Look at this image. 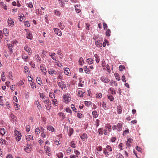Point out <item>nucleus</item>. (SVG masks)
I'll return each instance as SVG.
<instances>
[{"label":"nucleus","instance_id":"nucleus-22","mask_svg":"<svg viewBox=\"0 0 158 158\" xmlns=\"http://www.w3.org/2000/svg\"><path fill=\"white\" fill-rule=\"evenodd\" d=\"M35 104L37 105V108L39 110L41 109V106L38 100L35 101Z\"/></svg>","mask_w":158,"mask_h":158},{"label":"nucleus","instance_id":"nucleus-15","mask_svg":"<svg viewBox=\"0 0 158 158\" xmlns=\"http://www.w3.org/2000/svg\"><path fill=\"white\" fill-rule=\"evenodd\" d=\"M47 129L52 132L55 131L54 128L51 125H48L47 127Z\"/></svg>","mask_w":158,"mask_h":158},{"label":"nucleus","instance_id":"nucleus-31","mask_svg":"<svg viewBox=\"0 0 158 158\" xmlns=\"http://www.w3.org/2000/svg\"><path fill=\"white\" fill-rule=\"evenodd\" d=\"M10 116L11 118L12 119L13 121L14 120H16L17 118L12 113H10Z\"/></svg>","mask_w":158,"mask_h":158},{"label":"nucleus","instance_id":"nucleus-17","mask_svg":"<svg viewBox=\"0 0 158 158\" xmlns=\"http://www.w3.org/2000/svg\"><path fill=\"white\" fill-rule=\"evenodd\" d=\"M81 139L83 141L85 140L87 138V135L85 133H83L80 136Z\"/></svg>","mask_w":158,"mask_h":158},{"label":"nucleus","instance_id":"nucleus-10","mask_svg":"<svg viewBox=\"0 0 158 158\" xmlns=\"http://www.w3.org/2000/svg\"><path fill=\"white\" fill-rule=\"evenodd\" d=\"M63 98L64 102L66 103H68L70 100V98L69 97L68 94H65L64 95Z\"/></svg>","mask_w":158,"mask_h":158},{"label":"nucleus","instance_id":"nucleus-46","mask_svg":"<svg viewBox=\"0 0 158 158\" xmlns=\"http://www.w3.org/2000/svg\"><path fill=\"white\" fill-rule=\"evenodd\" d=\"M54 12H55V15H56L58 16H59L60 14V12L58 10H55Z\"/></svg>","mask_w":158,"mask_h":158},{"label":"nucleus","instance_id":"nucleus-13","mask_svg":"<svg viewBox=\"0 0 158 158\" xmlns=\"http://www.w3.org/2000/svg\"><path fill=\"white\" fill-rule=\"evenodd\" d=\"M57 79H60V80H63V78L62 75V73L60 71H58L57 73Z\"/></svg>","mask_w":158,"mask_h":158},{"label":"nucleus","instance_id":"nucleus-45","mask_svg":"<svg viewBox=\"0 0 158 158\" xmlns=\"http://www.w3.org/2000/svg\"><path fill=\"white\" fill-rule=\"evenodd\" d=\"M98 132H99V135H101L103 134V128H101L98 129Z\"/></svg>","mask_w":158,"mask_h":158},{"label":"nucleus","instance_id":"nucleus-60","mask_svg":"<svg viewBox=\"0 0 158 158\" xmlns=\"http://www.w3.org/2000/svg\"><path fill=\"white\" fill-rule=\"evenodd\" d=\"M58 25L61 29H63L64 28V25H62L61 23H58Z\"/></svg>","mask_w":158,"mask_h":158},{"label":"nucleus","instance_id":"nucleus-63","mask_svg":"<svg viewBox=\"0 0 158 158\" xmlns=\"http://www.w3.org/2000/svg\"><path fill=\"white\" fill-rule=\"evenodd\" d=\"M22 57L23 59L25 60L28 58V56H26L25 55L23 54L22 55Z\"/></svg>","mask_w":158,"mask_h":158},{"label":"nucleus","instance_id":"nucleus-64","mask_svg":"<svg viewBox=\"0 0 158 158\" xmlns=\"http://www.w3.org/2000/svg\"><path fill=\"white\" fill-rule=\"evenodd\" d=\"M30 84L32 88L34 89L35 88H36L35 84L34 82H32Z\"/></svg>","mask_w":158,"mask_h":158},{"label":"nucleus","instance_id":"nucleus-6","mask_svg":"<svg viewBox=\"0 0 158 158\" xmlns=\"http://www.w3.org/2000/svg\"><path fill=\"white\" fill-rule=\"evenodd\" d=\"M25 30L26 31V37L28 39H31L32 35L30 31L27 29H25Z\"/></svg>","mask_w":158,"mask_h":158},{"label":"nucleus","instance_id":"nucleus-24","mask_svg":"<svg viewBox=\"0 0 158 158\" xmlns=\"http://www.w3.org/2000/svg\"><path fill=\"white\" fill-rule=\"evenodd\" d=\"M94 56L95 58V61H96V62L97 63H98L99 62L100 60V59L99 58V57L98 56V55L96 54H94Z\"/></svg>","mask_w":158,"mask_h":158},{"label":"nucleus","instance_id":"nucleus-48","mask_svg":"<svg viewBox=\"0 0 158 158\" xmlns=\"http://www.w3.org/2000/svg\"><path fill=\"white\" fill-rule=\"evenodd\" d=\"M85 106H87L88 107H89L91 105V102H90L85 101Z\"/></svg>","mask_w":158,"mask_h":158},{"label":"nucleus","instance_id":"nucleus-59","mask_svg":"<svg viewBox=\"0 0 158 158\" xmlns=\"http://www.w3.org/2000/svg\"><path fill=\"white\" fill-rule=\"evenodd\" d=\"M106 148L107 149V150L109 152H111L112 151L111 148L109 145H107L106 147Z\"/></svg>","mask_w":158,"mask_h":158},{"label":"nucleus","instance_id":"nucleus-58","mask_svg":"<svg viewBox=\"0 0 158 158\" xmlns=\"http://www.w3.org/2000/svg\"><path fill=\"white\" fill-rule=\"evenodd\" d=\"M129 133V131L128 129L124 131L123 135L124 136L126 134H128Z\"/></svg>","mask_w":158,"mask_h":158},{"label":"nucleus","instance_id":"nucleus-49","mask_svg":"<svg viewBox=\"0 0 158 158\" xmlns=\"http://www.w3.org/2000/svg\"><path fill=\"white\" fill-rule=\"evenodd\" d=\"M36 59L37 60V61L38 62H40L41 61V58L40 57L39 55L38 54H37L36 56Z\"/></svg>","mask_w":158,"mask_h":158},{"label":"nucleus","instance_id":"nucleus-1","mask_svg":"<svg viewBox=\"0 0 158 158\" xmlns=\"http://www.w3.org/2000/svg\"><path fill=\"white\" fill-rule=\"evenodd\" d=\"M14 135L15 137L16 141H19L22 137V135L20 132L17 130H15L14 131Z\"/></svg>","mask_w":158,"mask_h":158},{"label":"nucleus","instance_id":"nucleus-30","mask_svg":"<svg viewBox=\"0 0 158 158\" xmlns=\"http://www.w3.org/2000/svg\"><path fill=\"white\" fill-rule=\"evenodd\" d=\"M0 5L1 6L4 8L5 10H6V5L4 4V3L3 2H0Z\"/></svg>","mask_w":158,"mask_h":158},{"label":"nucleus","instance_id":"nucleus-32","mask_svg":"<svg viewBox=\"0 0 158 158\" xmlns=\"http://www.w3.org/2000/svg\"><path fill=\"white\" fill-rule=\"evenodd\" d=\"M110 30L109 29H108L106 32V35L107 36H110Z\"/></svg>","mask_w":158,"mask_h":158},{"label":"nucleus","instance_id":"nucleus-21","mask_svg":"<svg viewBox=\"0 0 158 158\" xmlns=\"http://www.w3.org/2000/svg\"><path fill=\"white\" fill-rule=\"evenodd\" d=\"M85 92L80 89L78 90V96L80 97H82L83 96V94Z\"/></svg>","mask_w":158,"mask_h":158},{"label":"nucleus","instance_id":"nucleus-9","mask_svg":"<svg viewBox=\"0 0 158 158\" xmlns=\"http://www.w3.org/2000/svg\"><path fill=\"white\" fill-rule=\"evenodd\" d=\"M44 148L46 151V153L47 155L50 156V147L45 146H44Z\"/></svg>","mask_w":158,"mask_h":158},{"label":"nucleus","instance_id":"nucleus-8","mask_svg":"<svg viewBox=\"0 0 158 158\" xmlns=\"http://www.w3.org/2000/svg\"><path fill=\"white\" fill-rule=\"evenodd\" d=\"M48 72L52 76H54V75H56L57 74V73L56 71L52 68L49 69L48 70Z\"/></svg>","mask_w":158,"mask_h":158},{"label":"nucleus","instance_id":"nucleus-2","mask_svg":"<svg viewBox=\"0 0 158 158\" xmlns=\"http://www.w3.org/2000/svg\"><path fill=\"white\" fill-rule=\"evenodd\" d=\"M44 103L47 105H45L46 107V109L47 110H49L51 108V102L48 99L45 100L44 101Z\"/></svg>","mask_w":158,"mask_h":158},{"label":"nucleus","instance_id":"nucleus-20","mask_svg":"<svg viewBox=\"0 0 158 158\" xmlns=\"http://www.w3.org/2000/svg\"><path fill=\"white\" fill-rule=\"evenodd\" d=\"M35 132L36 135H39L41 132L40 129L39 128V127H35Z\"/></svg>","mask_w":158,"mask_h":158},{"label":"nucleus","instance_id":"nucleus-26","mask_svg":"<svg viewBox=\"0 0 158 158\" xmlns=\"http://www.w3.org/2000/svg\"><path fill=\"white\" fill-rule=\"evenodd\" d=\"M0 143L1 144H5L6 145L8 143V142L6 141V140L5 139H0Z\"/></svg>","mask_w":158,"mask_h":158},{"label":"nucleus","instance_id":"nucleus-53","mask_svg":"<svg viewBox=\"0 0 158 158\" xmlns=\"http://www.w3.org/2000/svg\"><path fill=\"white\" fill-rule=\"evenodd\" d=\"M29 71V69L27 66H25L24 67V73H26Z\"/></svg>","mask_w":158,"mask_h":158},{"label":"nucleus","instance_id":"nucleus-28","mask_svg":"<svg viewBox=\"0 0 158 158\" xmlns=\"http://www.w3.org/2000/svg\"><path fill=\"white\" fill-rule=\"evenodd\" d=\"M75 8L77 13H79L81 12V10L79 9V6L78 5H77L75 6Z\"/></svg>","mask_w":158,"mask_h":158},{"label":"nucleus","instance_id":"nucleus-25","mask_svg":"<svg viewBox=\"0 0 158 158\" xmlns=\"http://www.w3.org/2000/svg\"><path fill=\"white\" fill-rule=\"evenodd\" d=\"M78 62L79 64L80 65H82L84 63V61L83 58L81 57L80 58Z\"/></svg>","mask_w":158,"mask_h":158},{"label":"nucleus","instance_id":"nucleus-12","mask_svg":"<svg viewBox=\"0 0 158 158\" xmlns=\"http://www.w3.org/2000/svg\"><path fill=\"white\" fill-rule=\"evenodd\" d=\"M24 49L26 51L28 52L29 55L31 54V49L30 47L27 45L25 46L24 47Z\"/></svg>","mask_w":158,"mask_h":158},{"label":"nucleus","instance_id":"nucleus-43","mask_svg":"<svg viewBox=\"0 0 158 158\" xmlns=\"http://www.w3.org/2000/svg\"><path fill=\"white\" fill-rule=\"evenodd\" d=\"M49 96L52 98H55V94L53 93H49Z\"/></svg>","mask_w":158,"mask_h":158},{"label":"nucleus","instance_id":"nucleus-23","mask_svg":"<svg viewBox=\"0 0 158 158\" xmlns=\"http://www.w3.org/2000/svg\"><path fill=\"white\" fill-rule=\"evenodd\" d=\"M6 130L4 128H0V133L2 135H3L6 132Z\"/></svg>","mask_w":158,"mask_h":158},{"label":"nucleus","instance_id":"nucleus-38","mask_svg":"<svg viewBox=\"0 0 158 158\" xmlns=\"http://www.w3.org/2000/svg\"><path fill=\"white\" fill-rule=\"evenodd\" d=\"M47 54V52L46 51L44 50H43L41 56L42 57H44L46 56Z\"/></svg>","mask_w":158,"mask_h":158},{"label":"nucleus","instance_id":"nucleus-14","mask_svg":"<svg viewBox=\"0 0 158 158\" xmlns=\"http://www.w3.org/2000/svg\"><path fill=\"white\" fill-rule=\"evenodd\" d=\"M26 139L27 141H30L32 140H33V137L32 135H26Z\"/></svg>","mask_w":158,"mask_h":158},{"label":"nucleus","instance_id":"nucleus-7","mask_svg":"<svg viewBox=\"0 0 158 158\" xmlns=\"http://www.w3.org/2000/svg\"><path fill=\"white\" fill-rule=\"evenodd\" d=\"M7 22L9 27H12L14 25V22L11 18L8 19Z\"/></svg>","mask_w":158,"mask_h":158},{"label":"nucleus","instance_id":"nucleus-51","mask_svg":"<svg viewBox=\"0 0 158 158\" xmlns=\"http://www.w3.org/2000/svg\"><path fill=\"white\" fill-rule=\"evenodd\" d=\"M125 69V68L124 66H123V65H120V66L119 67V70L120 71H123V70H124Z\"/></svg>","mask_w":158,"mask_h":158},{"label":"nucleus","instance_id":"nucleus-42","mask_svg":"<svg viewBox=\"0 0 158 158\" xmlns=\"http://www.w3.org/2000/svg\"><path fill=\"white\" fill-rule=\"evenodd\" d=\"M84 69L85 72L86 73H88V72H89L90 70H89V68L87 66H85L84 67Z\"/></svg>","mask_w":158,"mask_h":158},{"label":"nucleus","instance_id":"nucleus-37","mask_svg":"<svg viewBox=\"0 0 158 158\" xmlns=\"http://www.w3.org/2000/svg\"><path fill=\"white\" fill-rule=\"evenodd\" d=\"M107 97L110 101H112L114 99V97L111 95H108Z\"/></svg>","mask_w":158,"mask_h":158},{"label":"nucleus","instance_id":"nucleus-4","mask_svg":"<svg viewBox=\"0 0 158 158\" xmlns=\"http://www.w3.org/2000/svg\"><path fill=\"white\" fill-rule=\"evenodd\" d=\"M40 69L41 72L43 73L44 74H46V69L45 68V65L43 64H41L40 66Z\"/></svg>","mask_w":158,"mask_h":158},{"label":"nucleus","instance_id":"nucleus-16","mask_svg":"<svg viewBox=\"0 0 158 158\" xmlns=\"http://www.w3.org/2000/svg\"><path fill=\"white\" fill-rule=\"evenodd\" d=\"M64 73L65 74L69 76L70 74V71L69 69L68 68H66L64 70Z\"/></svg>","mask_w":158,"mask_h":158},{"label":"nucleus","instance_id":"nucleus-3","mask_svg":"<svg viewBox=\"0 0 158 158\" xmlns=\"http://www.w3.org/2000/svg\"><path fill=\"white\" fill-rule=\"evenodd\" d=\"M57 84L58 86L62 89H63L66 88V84L63 81H57Z\"/></svg>","mask_w":158,"mask_h":158},{"label":"nucleus","instance_id":"nucleus-44","mask_svg":"<svg viewBox=\"0 0 158 158\" xmlns=\"http://www.w3.org/2000/svg\"><path fill=\"white\" fill-rule=\"evenodd\" d=\"M73 130L72 128H70L69 130V132L68 134L69 136H71L73 134Z\"/></svg>","mask_w":158,"mask_h":158},{"label":"nucleus","instance_id":"nucleus-34","mask_svg":"<svg viewBox=\"0 0 158 158\" xmlns=\"http://www.w3.org/2000/svg\"><path fill=\"white\" fill-rule=\"evenodd\" d=\"M114 76H115L116 79L118 81H119L120 79V77H119V75L118 73H114Z\"/></svg>","mask_w":158,"mask_h":158},{"label":"nucleus","instance_id":"nucleus-52","mask_svg":"<svg viewBox=\"0 0 158 158\" xmlns=\"http://www.w3.org/2000/svg\"><path fill=\"white\" fill-rule=\"evenodd\" d=\"M24 150L27 152H29L30 151L29 147L27 146H24Z\"/></svg>","mask_w":158,"mask_h":158},{"label":"nucleus","instance_id":"nucleus-27","mask_svg":"<svg viewBox=\"0 0 158 158\" xmlns=\"http://www.w3.org/2000/svg\"><path fill=\"white\" fill-rule=\"evenodd\" d=\"M93 117L94 118H96L98 116L97 114V112L96 110L93 111L92 112Z\"/></svg>","mask_w":158,"mask_h":158},{"label":"nucleus","instance_id":"nucleus-40","mask_svg":"<svg viewBox=\"0 0 158 158\" xmlns=\"http://www.w3.org/2000/svg\"><path fill=\"white\" fill-rule=\"evenodd\" d=\"M109 89L111 91V94L112 95H114L116 94V92L114 88H110Z\"/></svg>","mask_w":158,"mask_h":158},{"label":"nucleus","instance_id":"nucleus-29","mask_svg":"<svg viewBox=\"0 0 158 158\" xmlns=\"http://www.w3.org/2000/svg\"><path fill=\"white\" fill-rule=\"evenodd\" d=\"M79 83L78 84V86H79L80 87H83L84 85V81H82L81 80V79H79Z\"/></svg>","mask_w":158,"mask_h":158},{"label":"nucleus","instance_id":"nucleus-62","mask_svg":"<svg viewBox=\"0 0 158 158\" xmlns=\"http://www.w3.org/2000/svg\"><path fill=\"white\" fill-rule=\"evenodd\" d=\"M96 97L97 98H100L102 97V94L101 93H98L96 94Z\"/></svg>","mask_w":158,"mask_h":158},{"label":"nucleus","instance_id":"nucleus-55","mask_svg":"<svg viewBox=\"0 0 158 158\" xmlns=\"http://www.w3.org/2000/svg\"><path fill=\"white\" fill-rule=\"evenodd\" d=\"M27 5L28 7L30 8H32L33 7L32 3L31 2L27 3Z\"/></svg>","mask_w":158,"mask_h":158},{"label":"nucleus","instance_id":"nucleus-57","mask_svg":"<svg viewBox=\"0 0 158 158\" xmlns=\"http://www.w3.org/2000/svg\"><path fill=\"white\" fill-rule=\"evenodd\" d=\"M104 68L105 69L106 68V70L108 72L110 73V69L109 66L108 64H107L105 66V67Z\"/></svg>","mask_w":158,"mask_h":158},{"label":"nucleus","instance_id":"nucleus-39","mask_svg":"<svg viewBox=\"0 0 158 158\" xmlns=\"http://www.w3.org/2000/svg\"><path fill=\"white\" fill-rule=\"evenodd\" d=\"M57 156L59 158H63V154L62 152H59L57 154Z\"/></svg>","mask_w":158,"mask_h":158},{"label":"nucleus","instance_id":"nucleus-61","mask_svg":"<svg viewBox=\"0 0 158 158\" xmlns=\"http://www.w3.org/2000/svg\"><path fill=\"white\" fill-rule=\"evenodd\" d=\"M65 111L66 112L69 113L71 114L72 113V110L69 108H67L65 109Z\"/></svg>","mask_w":158,"mask_h":158},{"label":"nucleus","instance_id":"nucleus-47","mask_svg":"<svg viewBox=\"0 0 158 158\" xmlns=\"http://www.w3.org/2000/svg\"><path fill=\"white\" fill-rule=\"evenodd\" d=\"M102 106L105 110H106L107 109L106 103L104 102H103Z\"/></svg>","mask_w":158,"mask_h":158},{"label":"nucleus","instance_id":"nucleus-11","mask_svg":"<svg viewBox=\"0 0 158 158\" xmlns=\"http://www.w3.org/2000/svg\"><path fill=\"white\" fill-rule=\"evenodd\" d=\"M55 33L58 36H61L62 35V32L60 29L58 28H54Z\"/></svg>","mask_w":158,"mask_h":158},{"label":"nucleus","instance_id":"nucleus-18","mask_svg":"<svg viewBox=\"0 0 158 158\" xmlns=\"http://www.w3.org/2000/svg\"><path fill=\"white\" fill-rule=\"evenodd\" d=\"M117 129L118 131H120L122 128V125L120 123H118L117 125Z\"/></svg>","mask_w":158,"mask_h":158},{"label":"nucleus","instance_id":"nucleus-54","mask_svg":"<svg viewBox=\"0 0 158 158\" xmlns=\"http://www.w3.org/2000/svg\"><path fill=\"white\" fill-rule=\"evenodd\" d=\"M77 117L79 118H82L83 117V115L80 113L78 112L77 113Z\"/></svg>","mask_w":158,"mask_h":158},{"label":"nucleus","instance_id":"nucleus-5","mask_svg":"<svg viewBox=\"0 0 158 158\" xmlns=\"http://www.w3.org/2000/svg\"><path fill=\"white\" fill-rule=\"evenodd\" d=\"M100 80L105 83H108L110 81V79L105 76H102L100 78Z\"/></svg>","mask_w":158,"mask_h":158},{"label":"nucleus","instance_id":"nucleus-19","mask_svg":"<svg viewBox=\"0 0 158 158\" xmlns=\"http://www.w3.org/2000/svg\"><path fill=\"white\" fill-rule=\"evenodd\" d=\"M36 81L37 83L40 85L43 84L41 78L39 77H37L36 78Z\"/></svg>","mask_w":158,"mask_h":158},{"label":"nucleus","instance_id":"nucleus-35","mask_svg":"<svg viewBox=\"0 0 158 158\" xmlns=\"http://www.w3.org/2000/svg\"><path fill=\"white\" fill-rule=\"evenodd\" d=\"M53 105L57 106V101L56 99H55L52 100Z\"/></svg>","mask_w":158,"mask_h":158},{"label":"nucleus","instance_id":"nucleus-56","mask_svg":"<svg viewBox=\"0 0 158 158\" xmlns=\"http://www.w3.org/2000/svg\"><path fill=\"white\" fill-rule=\"evenodd\" d=\"M70 146L73 148H75L76 147L75 144L74 143V142L73 141H71V142Z\"/></svg>","mask_w":158,"mask_h":158},{"label":"nucleus","instance_id":"nucleus-33","mask_svg":"<svg viewBox=\"0 0 158 158\" xmlns=\"http://www.w3.org/2000/svg\"><path fill=\"white\" fill-rule=\"evenodd\" d=\"M117 112L118 114H120L122 112V108L121 106L119 105V106H118L117 108Z\"/></svg>","mask_w":158,"mask_h":158},{"label":"nucleus","instance_id":"nucleus-36","mask_svg":"<svg viewBox=\"0 0 158 158\" xmlns=\"http://www.w3.org/2000/svg\"><path fill=\"white\" fill-rule=\"evenodd\" d=\"M87 62L89 64H92L93 63V60L92 59L88 58L86 60Z\"/></svg>","mask_w":158,"mask_h":158},{"label":"nucleus","instance_id":"nucleus-41","mask_svg":"<svg viewBox=\"0 0 158 158\" xmlns=\"http://www.w3.org/2000/svg\"><path fill=\"white\" fill-rule=\"evenodd\" d=\"M4 34L6 36H7L8 35V32L7 31L6 28H4L3 30Z\"/></svg>","mask_w":158,"mask_h":158},{"label":"nucleus","instance_id":"nucleus-50","mask_svg":"<svg viewBox=\"0 0 158 158\" xmlns=\"http://www.w3.org/2000/svg\"><path fill=\"white\" fill-rule=\"evenodd\" d=\"M24 17V16L23 14H22L20 15V16H19V19L20 21H22Z\"/></svg>","mask_w":158,"mask_h":158}]
</instances>
